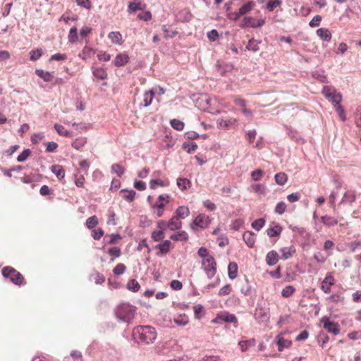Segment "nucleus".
<instances>
[{
	"label": "nucleus",
	"mask_w": 361,
	"mask_h": 361,
	"mask_svg": "<svg viewBox=\"0 0 361 361\" xmlns=\"http://www.w3.org/2000/svg\"><path fill=\"white\" fill-rule=\"evenodd\" d=\"M155 328L151 326H137L133 330V336L135 341L142 344L154 343L157 338Z\"/></svg>",
	"instance_id": "obj_1"
},
{
	"label": "nucleus",
	"mask_w": 361,
	"mask_h": 361,
	"mask_svg": "<svg viewBox=\"0 0 361 361\" xmlns=\"http://www.w3.org/2000/svg\"><path fill=\"white\" fill-rule=\"evenodd\" d=\"M135 312V307L129 303H121L116 310V315L120 321L130 323L134 319Z\"/></svg>",
	"instance_id": "obj_2"
},
{
	"label": "nucleus",
	"mask_w": 361,
	"mask_h": 361,
	"mask_svg": "<svg viewBox=\"0 0 361 361\" xmlns=\"http://www.w3.org/2000/svg\"><path fill=\"white\" fill-rule=\"evenodd\" d=\"M2 275L5 278H8L16 285L20 286L24 283V277L23 275L11 267H6L2 269Z\"/></svg>",
	"instance_id": "obj_3"
},
{
	"label": "nucleus",
	"mask_w": 361,
	"mask_h": 361,
	"mask_svg": "<svg viewBox=\"0 0 361 361\" xmlns=\"http://www.w3.org/2000/svg\"><path fill=\"white\" fill-rule=\"evenodd\" d=\"M202 268L209 279H212L216 274V262L214 257L202 260Z\"/></svg>",
	"instance_id": "obj_4"
},
{
	"label": "nucleus",
	"mask_w": 361,
	"mask_h": 361,
	"mask_svg": "<svg viewBox=\"0 0 361 361\" xmlns=\"http://www.w3.org/2000/svg\"><path fill=\"white\" fill-rule=\"evenodd\" d=\"M170 197L167 194L160 195L156 203L152 206V208L156 209V213L158 217L164 215V207L169 202Z\"/></svg>",
	"instance_id": "obj_5"
},
{
	"label": "nucleus",
	"mask_w": 361,
	"mask_h": 361,
	"mask_svg": "<svg viewBox=\"0 0 361 361\" xmlns=\"http://www.w3.org/2000/svg\"><path fill=\"white\" fill-rule=\"evenodd\" d=\"M322 94L326 99H328L329 101H331L334 104L341 102V94L337 92L335 88L332 87L324 86L322 90Z\"/></svg>",
	"instance_id": "obj_6"
},
{
	"label": "nucleus",
	"mask_w": 361,
	"mask_h": 361,
	"mask_svg": "<svg viewBox=\"0 0 361 361\" xmlns=\"http://www.w3.org/2000/svg\"><path fill=\"white\" fill-rule=\"evenodd\" d=\"M320 323L323 324V327L329 332L334 335L340 334L341 327L337 322H334L330 320L327 317H323L320 319Z\"/></svg>",
	"instance_id": "obj_7"
},
{
	"label": "nucleus",
	"mask_w": 361,
	"mask_h": 361,
	"mask_svg": "<svg viewBox=\"0 0 361 361\" xmlns=\"http://www.w3.org/2000/svg\"><path fill=\"white\" fill-rule=\"evenodd\" d=\"M211 219L208 216L200 214L194 219L191 226L192 229H195V226L205 228L209 225Z\"/></svg>",
	"instance_id": "obj_8"
},
{
	"label": "nucleus",
	"mask_w": 361,
	"mask_h": 361,
	"mask_svg": "<svg viewBox=\"0 0 361 361\" xmlns=\"http://www.w3.org/2000/svg\"><path fill=\"white\" fill-rule=\"evenodd\" d=\"M234 104L240 108L241 112L247 118H251L252 117V111L247 108V101L235 97L233 100Z\"/></svg>",
	"instance_id": "obj_9"
},
{
	"label": "nucleus",
	"mask_w": 361,
	"mask_h": 361,
	"mask_svg": "<svg viewBox=\"0 0 361 361\" xmlns=\"http://www.w3.org/2000/svg\"><path fill=\"white\" fill-rule=\"evenodd\" d=\"M221 322L236 324L238 319L234 314H218L212 321V323H221Z\"/></svg>",
	"instance_id": "obj_10"
},
{
	"label": "nucleus",
	"mask_w": 361,
	"mask_h": 361,
	"mask_svg": "<svg viewBox=\"0 0 361 361\" xmlns=\"http://www.w3.org/2000/svg\"><path fill=\"white\" fill-rule=\"evenodd\" d=\"M264 24V20L261 19L258 20L257 22L251 18V17H245L240 24V27L242 28L251 27H261Z\"/></svg>",
	"instance_id": "obj_11"
},
{
	"label": "nucleus",
	"mask_w": 361,
	"mask_h": 361,
	"mask_svg": "<svg viewBox=\"0 0 361 361\" xmlns=\"http://www.w3.org/2000/svg\"><path fill=\"white\" fill-rule=\"evenodd\" d=\"M335 279L331 274L328 273L323 280L321 286V289L325 293H329L331 292V287L334 285Z\"/></svg>",
	"instance_id": "obj_12"
},
{
	"label": "nucleus",
	"mask_w": 361,
	"mask_h": 361,
	"mask_svg": "<svg viewBox=\"0 0 361 361\" xmlns=\"http://www.w3.org/2000/svg\"><path fill=\"white\" fill-rule=\"evenodd\" d=\"M171 245H172V243L169 240H165L161 243H159V244L155 245L154 248L156 250H159L157 255L158 256L166 255L168 252H169Z\"/></svg>",
	"instance_id": "obj_13"
},
{
	"label": "nucleus",
	"mask_w": 361,
	"mask_h": 361,
	"mask_svg": "<svg viewBox=\"0 0 361 361\" xmlns=\"http://www.w3.org/2000/svg\"><path fill=\"white\" fill-rule=\"evenodd\" d=\"M356 191L352 189L347 190L340 202V204H352L356 200Z\"/></svg>",
	"instance_id": "obj_14"
},
{
	"label": "nucleus",
	"mask_w": 361,
	"mask_h": 361,
	"mask_svg": "<svg viewBox=\"0 0 361 361\" xmlns=\"http://www.w3.org/2000/svg\"><path fill=\"white\" fill-rule=\"evenodd\" d=\"M281 253V258L283 260L288 259L292 257L296 252L295 248L293 245H290L289 247H281L279 250Z\"/></svg>",
	"instance_id": "obj_15"
},
{
	"label": "nucleus",
	"mask_w": 361,
	"mask_h": 361,
	"mask_svg": "<svg viewBox=\"0 0 361 361\" xmlns=\"http://www.w3.org/2000/svg\"><path fill=\"white\" fill-rule=\"evenodd\" d=\"M243 238L245 243L249 247H252L254 246L256 240V235L253 232L249 231L244 232Z\"/></svg>",
	"instance_id": "obj_16"
},
{
	"label": "nucleus",
	"mask_w": 361,
	"mask_h": 361,
	"mask_svg": "<svg viewBox=\"0 0 361 361\" xmlns=\"http://www.w3.org/2000/svg\"><path fill=\"white\" fill-rule=\"evenodd\" d=\"M282 227L277 224L274 223L267 230V233L268 236L276 237L279 236L282 232Z\"/></svg>",
	"instance_id": "obj_17"
},
{
	"label": "nucleus",
	"mask_w": 361,
	"mask_h": 361,
	"mask_svg": "<svg viewBox=\"0 0 361 361\" xmlns=\"http://www.w3.org/2000/svg\"><path fill=\"white\" fill-rule=\"evenodd\" d=\"M167 227L171 230H178L182 227V221L178 217L173 216L167 223Z\"/></svg>",
	"instance_id": "obj_18"
},
{
	"label": "nucleus",
	"mask_w": 361,
	"mask_h": 361,
	"mask_svg": "<svg viewBox=\"0 0 361 361\" xmlns=\"http://www.w3.org/2000/svg\"><path fill=\"white\" fill-rule=\"evenodd\" d=\"M317 36L323 41L330 42L331 33L327 28H319L316 31Z\"/></svg>",
	"instance_id": "obj_19"
},
{
	"label": "nucleus",
	"mask_w": 361,
	"mask_h": 361,
	"mask_svg": "<svg viewBox=\"0 0 361 361\" xmlns=\"http://www.w3.org/2000/svg\"><path fill=\"white\" fill-rule=\"evenodd\" d=\"M119 193L123 199L129 202H133L136 195V192L133 190H129L126 189H123L119 192Z\"/></svg>",
	"instance_id": "obj_20"
},
{
	"label": "nucleus",
	"mask_w": 361,
	"mask_h": 361,
	"mask_svg": "<svg viewBox=\"0 0 361 361\" xmlns=\"http://www.w3.org/2000/svg\"><path fill=\"white\" fill-rule=\"evenodd\" d=\"M321 221L322 223L327 226V227H332L338 224V219L334 217L329 215H324L321 217Z\"/></svg>",
	"instance_id": "obj_21"
},
{
	"label": "nucleus",
	"mask_w": 361,
	"mask_h": 361,
	"mask_svg": "<svg viewBox=\"0 0 361 361\" xmlns=\"http://www.w3.org/2000/svg\"><path fill=\"white\" fill-rule=\"evenodd\" d=\"M279 262V255L275 250H271L267 254L266 262L269 266H273Z\"/></svg>",
	"instance_id": "obj_22"
},
{
	"label": "nucleus",
	"mask_w": 361,
	"mask_h": 361,
	"mask_svg": "<svg viewBox=\"0 0 361 361\" xmlns=\"http://www.w3.org/2000/svg\"><path fill=\"white\" fill-rule=\"evenodd\" d=\"M145 8V4L141 1L135 0L134 1L130 2L128 6V11L130 13L135 12L137 11L143 10Z\"/></svg>",
	"instance_id": "obj_23"
},
{
	"label": "nucleus",
	"mask_w": 361,
	"mask_h": 361,
	"mask_svg": "<svg viewBox=\"0 0 361 361\" xmlns=\"http://www.w3.org/2000/svg\"><path fill=\"white\" fill-rule=\"evenodd\" d=\"M277 340L278 350L281 352L284 348L290 347L292 342L288 339H286L280 336L276 337Z\"/></svg>",
	"instance_id": "obj_24"
},
{
	"label": "nucleus",
	"mask_w": 361,
	"mask_h": 361,
	"mask_svg": "<svg viewBox=\"0 0 361 361\" xmlns=\"http://www.w3.org/2000/svg\"><path fill=\"white\" fill-rule=\"evenodd\" d=\"M87 139L85 137H79L75 139L71 143V146L81 151L82 147L87 144Z\"/></svg>",
	"instance_id": "obj_25"
},
{
	"label": "nucleus",
	"mask_w": 361,
	"mask_h": 361,
	"mask_svg": "<svg viewBox=\"0 0 361 361\" xmlns=\"http://www.w3.org/2000/svg\"><path fill=\"white\" fill-rule=\"evenodd\" d=\"M175 214L174 216L178 217V219H185L190 215V210L188 207L180 206L176 209Z\"/></svg>",
	"instance_id": "obj_26"
},
{
	"label": "nucleus",
	"mask_w": 361,
	"mask_h": 361,
	"mask_svg": "<svg viewBox=\"0 0 361 361\" xmlns=\"http://www.w3.org/2000/svg\"><path fill=\"white\" fill-rule=\"evenodd\" d=\"M237 123V119L235 118H229L227 119L221 118L218 120V123L222 128H228L234 126Z\"/></svg>",
	"instance_id": "obj_27"
},
{
	"label": "nucleus",
	"mask_w": 361,
	"mask_h": 361,
	"mask_svg": "<svg viewBox=\"0 0 361 361\" xmlns=\"http://www.w3.org/2000/svg\"><path fill=\"white\" fill-rule=\"evenodd\" d=\"M255 317L257 319L261 321L266 320L269 318V310L268 309H264L262 307H257L255 310Z\"/></svg>",
	"instance_id": "obj_28"
},
{
	"label": "nucleus",
	"mask_w": 361,
	"mask_h": 361,
	"mask_svg": "<svg viewBox=\"0 0 361 361\" xmlns=\"http://www.w3.org/2000/svg\"><path fill=\"white\" fill-rule=\"evenodd\" d=\"M256 343L255 338H251L245 341H240L238 345L242 352L246 351L250 347L255 346Z\"/></svg>",
	"instance_id": "obj_29"
},
{
	"label": "nucleus",
	"mask_w": 361,
	"mask_h": 361,
	"mask_svg": "<svg viewBox=\"0 0 361 361\" xmlns=\"http://www.w3.org/2000/svg\"><path fill=\"white\" fill-rule=\"evenodd\" d=\"M129 57L127 54H119L114 59V64L116 66H121L128 62Z\"/></svg>",
	"instance_id": "obj_30"
},
{
	"label": "nucleus",
	"mask_w": 361,
	"mask_h": 361,
	"mask_svg": "<svg viewBox=\"0 0 361 361\" xmlns=\"http://www.w3.org/2000/svg\"><path fill=\"white\" fill-rule=\"evenodd\" d=\"M108 37L114 44H121L123 43L122 35L119 32H111Z\"/></svg>",
	"instance_id": "obj_31"
},
{
	"label": "nucleus",
	"mask_w": 361,
	"mask_h": 361,
	"mask_svg": "<svg viewBox=\"0 0 361 361\" xmlns=\"http://www.w3.org/2000/svg\"><path fill=\"white\" fill-rule=\"evenodd\" d=\"M238 274V264L235 262H230L228 266V274L231 279L236 278Z\"/></svg>",
	"instance_id": "obj_32"
},
{
	"label": "nucleus",
	"mask_w": 361,
	"mask_h": 361,
	"mask_svg": "<svg viewBox=\"0 0 361 361\" xmlns=\"http://www.w3.org/2000/svg\"><path fill=\"white\" fill-rule=\"evenodd\" d=\"M35 73L45 82H51L54 78L53 75L49 72L41 69L36 70Z\"/></svg>",
	"instance_id": "obj_33"
},
{
	"label": "nucleus",
	"mask_w": 361,
	"mask_h": 361,
	"mask_svg": "<svg viewBox=\"0 0 361 361\" xmlns=\"http://www.w3.org/2000/svg\"><path fill=\"white\" fill-rule=\"evenodd\" d=\"M51 170L59 180L64 178L65 171L61 166L53 165L51 168Z\"/></svg>",
	"instance_id": "obj_34"
},
{
	"label": "nucleus",
	"mask_w": 361,
	"mask_h": 361,
	"mask_svg": "<svg viewBox=\"0 0 361 361\" xmlns=\"http://www.w3.org/2000/svg\"><path fill=\"white\" fill-rule=\"evenodd\" d=\"M170 238L173 240L185 241L188 239V235L185 231H182L172 234Z\"/></svg>",
	"instance_id": "obj_35"
},
{
	"label": "nucleus",
	"mask_w": 361,
	"mask_h": 361,
	"mask_svg": "<svg viewBox=\"0 0 361 361\" xmlns=\"http://www.w3.org/2000/svg\"><path fill=\"white\" fill-rule=\"evenodd\" d=\"M255 3L253 1H249L244 5H243L239 8V12L241 16L245 15L252 11L255 6Z\"/></svg>",
	"instance_id": "obj_36"
},
{
	"label": "nucleus",
	"mask_w": 361,
	"mask_h": 361,
	"mask_svg": "<svg viewBox=\"0 0 361 361\" xmlns=\"http://www.w3.org/2000/svg\"><path fill=\"white\" fill-rule=\"evenodd\" d=\"M275 181L279 185H283L288 180V176L284 172H279L275 175Z\"/></svg>",
	"instance_id": "obj_37"
},
{
	"label": "nucleus",
	"mask_w": 361,
	"mask_h": 361,
	"mask_svg": "<svg viewBox=\"0 0 361 361\" xmlns=\"http://www.w3.org/2000/svg\"><path fill=\"white\" fill-rule=\"evenodd\" d=\"M154 96V92L152 90H150L145 93L143 99L145 106H148L152 104Z\"/></svg>",
	"instance_id": "obj_38"
},
{
	"label": "nucleus",
	"mask_w": 361,
	"mask_h": 361,
	"mask_svg": "<svg viewBox=\"0 0 361 361\" xmlns=\"http://www.w3.org/2000/svg\"><path fill=\"white\" fill-rule=\"evenodd\" d=\"M91 281H94L97 284H102L105 281V277L103 274L99 273L98 271H94L91 274L90 276Z\"/></svg>",
	"instance_id": "obj_39"
},
{
	"label": "nucleus",
	"mask_w": 361,
	"mask_h": 361,
	"mask_svg": "<svg viewBox=\"0 0 361 361\" xmlns=\"http://www.w3.org/2000/svg\"><path fill=\"white\" fill-rule=\"evenodd\" d=\"M158 185L161 187H166L169 185V182H164L160 179H152L149 181V187L152 190H155Z\"/></svg>",
	"instance_id": "obj_40"
},
{
	"label": "nucleus",
	"mask_w": 361,
	"mask_h": 361,
	"mask_svg": "<svg viewBox=\"0 0 361 361\" xmlns=\"http://www.w3.org/2000/svg\"><path fill=\"white\" fill-rule=\"evenodd\" d=\"M259 42L257 40L255 39H251L249 40L246 46V49H248L249 51L255 52L257 51L259 49Z\"/></svg>",
	"instance_id": "obj_41"
},
{
	"label": "nucleus",
	"mask_w": 361,
	"mask_h": 361,
	"mask_svg": "<svg viewBox=\"0 0 361 361\" xmlns=\"http://www.w3.org/2000/svg\"><path fill=\"white\" fill-rule=\"evenodd\" d=\"M78 30L76 27H73L69 31L68 36V42L71 44L75 43L78 40Z\"/></svg>",
	"instance_id": "obj_42"
},
{
	"label": "nucleus",
	"mask_w": 361,
	"mask_h": 361,
	"mask_svg": "<svg viewBox=\"0 0 361 361\" xmlns=\"http://www.w3.org/2000/svg\"><path fill=\"white\" fill-rule=\"evenodd\" d=\"M151 237L153 239V240L155 241V242L161 241L165 237V232H164V231L154 230L152 233V236Z\"/></svg>",
	"instance_id": "obj_43"
},
{
	"label": "nucleus",
	"mask_w": 361,
	"mask_h": 361,
	"mask_svg": "<svg viewBox=\"0 0 361 361\" xmlns=\"http://www.w3.org/2000/svg\"><path fill=\"white\" fill-rule=\"evenodd\" d=\"M54 128L60 135H62L64 137H71L72 136L71 133L69 131H68L64 128V126H63L61 125L55 124Z\"/></svg>",
	"instance_id": "obj_44"
},
{
	"label": "nucleus",
	"mask_w": 361,
	"mask_h": 361,
	"mask_svg": "<svg viewBox=\"0 0 361 361\" xmlns=\"http://www.w3.org/2000/svg\"><path fill=\"white\" fill-rule=\"evenodd\" d=\"M93 75L100 80H104L107 78L106 71L102 68H98L93 71Z\"/></svg>",
	"instance_id": "obj_45"
},
{
	"label": "nucleus",
	"mask_w": 361,
	"mask_h": 361,
	"mask_svg": "<svg viewBox=\"0 0 361 361\" xmlns=\"http://www.w3.org/2000/svg\"><path fill=\"white\" fill-rule=\"evenodd\" d=\"M295 292V288L293 286H287L283 288L281 295L283 298H288L293 295Z\"/></svg>",
	"instance_id": "obj_46"
},
{
	"label": "nucleus",
	"mask_w": 361,
	"mask_h": 361,
	"mask_svg": "<svg viewBox=\"0 0 361 361\" xmlns=\"http://www.w3.org/2000/svg\"><path fill=\"white\" fill-rule=\"evenodd\" d=\"M190 181L187 178H178L177 180V185L178 188L182 190H186L188 187L190 186Z\"/></svg>",
	"instance_id": "obj_47"
},
{
	"label": "nucleus",
	"mask_w": 361,
	"mask_h": 361,
	"mask_svg": "<svg viewBox=\"0 0 361 361\" xmlns=\"http://www.w3.org/2000/svg\"><path fill=\"white\" fill-rule=\"evenodd\" d=\"M127 288L128 290H132L133 292H137L139 290L140 286L139 283L135 279H130L128 281L127 283Z\"/></svg>",
	"instance_id": "obj_48"
},
{
	"label": "nucleus",
	"mask_w": 361,
	"mask_h": 361,
	"mask_svg": "<svg viewBox=\"0 0 361 361\" xmlns=\"http://www.w3.org/2000/svg\"><path fill=\"white\" fill-rule=\"evenodd\" d=\"M97 224L98 219L95 215L89 217L85 223L86 226L90 229L94 228Z\"/></svg>",
	"instance_id": "obj_49"
},
{
	"label": "nucleus",
	"mask_w": 361,
	"mask_h": 361,
	"mask_svg": "<svg viewBox=\"0 0 361 361\" xmlns=\"http://www.w3.org/2000/svg\"><path fill=\"white\" fill-rule=\"evenodd\" d=\"M126 270V267L124 264H118L113 269V273L115 276H118L123 274Z\"/></svg>",
	"instance_id": "obj_50"
},
{
	"label": "nucleus",
	"mask_w": 361,
	"mask_h": 361,
	"mask_svg": "<svg viewBox=\"0 0 361 361\" xmlns=\"http://www.w3.org/2000/svg\"><path fill=\"white\" fill-rule=\"evenodd\" d=\"M170 123L171 127L177 130H182L185 126L184 123L178 119H172Z\"/></svg>",
	"instance_id": "obj_51"
},
{
	"label": "nucleus",
	"mask_w": 361,
	"mask_h": 361,
	"mask_svg": "<svg viewBox=\"0 0 361 361\" xmlns=\"http://www.w3.org/2000/svg\"><path fill=\"white\" fill-rule=\"evenodd\" d=\"M111 171L116 173L119 177H121L125 172V169L123 166L118 164H113L111 166Z\"/></svg>",
	"instance_id": "obj_52"
},
{
	"label": "nucleus",
	"mask_w": 361,
	"mask_h": 361,
	"mask_svg": "<svg viewBox=\"0 0 361 361\" xmlns=\"http://www.w3.org/2000/svg\"><path fill=\"white\" fill-rule=\"evenodd\" d=\"M198 255L202 259H209V257H213L208 251L206 247H202L199 249L197 252Z\"/></svg>",
	"instance_id": "obj_53"
},
{
	"label": "nucleus",
	"mask_w": 361,
	"mask_h": 361,
	"mask_svg": "<svg viewBox=\"0 0 361 361\" xmlns=\"http://www.w3.org/2000/svg\"><path fill=\"white\" fill-rule=\"evenodd\" d=\"M42 51L39 49H32L30 52V58L31 61H36L41 57Z\"/></svg>",
	"instance_id": "obj_54"
},
{
	"label": "nucleus",
	"mask_w": 361,
	"mask_h": 361,
	"mask_svg": "<svg viewBox=\"0 0 361 361\" xmlns=\"http://www.w3.org/2000/svg\"><path fill=\"white\" fill-rule=\"evenodd\" d=\"M31 152L29 149H24L17 157L19 162L25 161L30 155Z\"/></svg>",
	"instance_id": "obj_55"
},
{
	"label": "nucleus",
	"mask_w": 361,
	"mask_h": 361,
	"mask_svg": "<svg viewBox=\"0 0 361 361\" xmlns=\"http://www.w3.org/2000/svg\"><path fill=\"white\" fill-rule=\"evenodd\" d=\"M281 4V0H270L267 5V8L269 11H274V8L279 6Z\"/></svg>",
	"instance_id": "obj_56"
},
{
	"label": "nucleus",
	"mask_w": 361,
	"mask_h": 361,
	"mask_svg": "<svg viewBox=\"0 0 361 361\" xmlns=\"http://www.w3.org/2000/svg\"><path fill=\"white\" fill-rule=\"evenodd\" d=\"M264 219H258L252 223V227L257 231H259L264 226Z\"/></svg>",
	"instance_id": "obj_57"
},
{
	"label": "nucleus",
	"mask_w": 361,
	"mask_h": 361,
	"mask_svg": "<svg viewBox=\"0 0 361 361\" xmlns=\"http://www.w3.org/2000/svg\"><path fill=\"white\" fill-rule=\"evenodd\" d=\"M336 193L335 192H331L329 196V203L330 207L333 209L334 212L336 211Z\"/></svg>",
	"instance_id": "obj_58"
},
{
	"label": "nucleus",
	"mask_w": 361,
	"mask_h": 361,
	"mask_svg": "<svg viewBox=\"0 0 361 361\" xmlns=\"http://www.w3.org/2000/svg\"><path fill=\"white\" fill-rule=\"evenodd\" d=\"M78 6L90 10L92 8V2L90 0H75Z\"/></svg>",
	"instance_id": "obj_59"
},
{
	"label": "nucleus",
	"mask_w": 361,
	"mask_h": 361,
	"mask_svg": "<svg viewBox=\"0 0 361 361\" xmlns=\"http://www.w3.org/2000/svg\"><path fill=\"white\" fill-rule=\"evenodd\" d=\"M335 109L342 121L345 120V111L341 103L334 104Z\"/></svg>",
	"instance_id": "obj_60"
},
{
	"label": "nucleus",
	"mask_w": 361,
	"mask_h": 361,
	"mask_svg": "<svg viewBox=\"0 0 361 361\" xmlns=\"http://www.w3.org/2000/svg\"><path fill=\"white\" fill-rule=\"evenodd\" d=\"M322 20V18L319 15H317L314 16V18L309 23V25L311 27H318L320 25V23Z\"/></svg>",
	"instance_id": "obj_61"
},
{
	"label": "nucleus",
	"mask_w": 361,
	"mask_h": 361,
	"mask_svg": "<svg viewBox=\"0 0 361 361\" xmlns=\"http://www.w3.org/2000/svg\"><path fill=\"white\" fill-rule=\"evenodd\" d=\"M264 175V172L261 169H257L255 171H253L251 173L252 178L255 181L259 180Z\"/></svg>",
	"instance_id": "obj_62"
},
{
	"label": "nucleus",
	"mask_w": 361,
	"mask_h": 361,
	"mask_svg": "<svg viewBox=\"0 0 361 361\" xmlns=\"http://www.w3.org/2000/svg\"><path fill=\"white\" fill-rule=\"evenodd\" d=\"M286 209V204L284 202H279L275 208V212L279 214H282L285 212Z\"/></svg>",
	"instance_id": "obj_63"
},
{
	"label": "nucleus",
	"mask_w": 361,
	"mask_h": 361,
	"mask_svg": "<svg viewBox=\"0 0 361 361\" xmlns=\"http://www.w3.org/2000/svg\"><path fill=\"white\" fill-rule=\"evenodd\" d=\"M104 235V231L101 228L97 229H94L92 231V237L96 240H99Z\"/></svg>",
	"instance_id": "obj_64"
}]
</instances>
